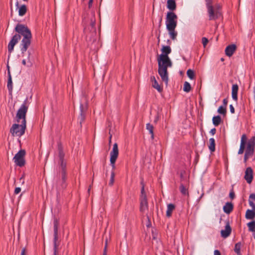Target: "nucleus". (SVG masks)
<instances>
[{"mask_svg":"<svg viewBox=\"0 0 255 255\" xmlns=\"http://www.w3.org/2000/svg\"><path fill=\"white\" fill-rule=\"evenodd\" d=\"M14 30L18 34L14 35L9 41L8 51L11 53L13 50L14 45L21 39V35H22L23 37L20 43V50L21 53L23 54L30 45L32 38L31 31L27 26L19 23L16 25Z\"/></svg>","mask_w":255,"mask_h":255,"instance_id":"1","label":"nucleus"},{"mask_svg":"<svg viewBox=\"0 0 255 255\" xmlns=\"http://www.w3.org/2000/svg\"><path fill=\"white\" fill-rule=\"evenodd\" d=\"M29 105V102L27 97L18 110L16 118L18 123H21L20 125L14 124L10 129V132L12 135L20 137L25 132L26 128V114Z\"/></svg>","mask_w":255,"mask_h":255,"instance_id":"2","label":"nucleus"},{"mask_svg":"<svg viewBox=\"0 0 255 255\" xmlns=\"http://www.w3.org/2000/svg\"><path fill=\"white\" fill-rule=\"evenodd\" d=\"M158 62V73L162 80L166 84L168 81V67H171L172 63L169 56H164L163 55H160L157 58Z\"/></svg>","mask_w":255,"mask_h":255,"instance_id":"3","label":"nucleus"},{"mask_svg":"<svg viewBox=\"0 0 255 255\" xmlns=\"http://www.w3.org/2000/svg\"><path fill=\"white\" fill-rule=\"evenodd\" d=\"M119 155V149L118 144L115 143L113 145V149L110 152V164L112 167L113 170L115 168V163ZM115 173L114 170L111 172L109 185L112 186L114 182Z\"/></svg>","mask_w":255,"mask_h":255,"instance_id":"4","label":"nucleus"},{"mask_svg":"<svg viewBox=\"0 0 255 255\" xmlns=\"http://www.w3.org/2000/svg\"><path fill=\"white\" fill-rule=\"evenodd\" d=\"M210 20L218 19L221 15V6L219 4H216L214 6L210 7L207 9Z\"/></svg>","mask_w":255,"mask_h":255,"instance_id":"5","label":"nucleus"},{"mask_svg":"<svg viewBox=\"0 0 255 255\" xmlns=\"http://www.w3.org/2000/svg\"><path fill=\"white\" fill-rule=\"evenodd\" d=\"M177 15L172 11H168L167 13L166 18V28H171L172 27H176L177 26Z\"/></svg>","mask_w":255,"mask_h":255,"instance_id":"6","label":"nucleus"},{"mask_svg":"<svg viewBox=\"0 0 255 255\" xmlns=\"http://www.w3.org/2000/svg\"><path fill=\"white\" fill-rule=\"evenodd\" d=\"M25 151L23 149L20 150L14 156L13 160L15 164L18 166H23L25 163L24 156Z\"/></svg>","mask_w":255,"mask_h":255,"instance_id":"7","label":"nucleus"},{"mask_svg":"<svg viewBox=\"0 0 255 255\" xmlns=\"http://www.w3.org/2000/svg\"><path fill=\"white\" fill-rule=\"evenodd\" d=\"M58 224L56 221L54 222V252L53 255H57V241L58 240Z\"/></svg>","mask_w":255,"mask_h":255,"instance_id":"8","label":"nucleus"},{"mask_svg":"<svg viewBox=\"0 0 255 255\" xmlns=\"http://www.w3.org/2000/svg\"><path fill=\"white\" fill-rule=\"evenodd\" d=\"M255 145V136L252 137L248 142L245 153L252 156L254 153Z\"/></svg>","mask_w":255,"mask_h":255,"instance_id":"9","label":"nucleus"},{"mask_svg":"<svg viewBox=\"0 0 255 255\" xmlns=\"http://www.w3.org/2000/svg\"><path fill=\"white\" fill-rule=\"evenodd\" d=\"M244 178L249 184H250L252 182L253 178V170L251 167H249L246 168Z\"/></svg>","mask_w":255,"mask_h":255,"instance_id":"10","label":"nucleus"},{"mask_svg":"<svg viewBox=\"0 0 255 255\" xmlns=\"http://www.w3.org/2000/svg\"><path fill=\"white\" fill-rule=\"evenodd\" d=\"M15 6L18 9V15L20 16H23L24 15L27 10L26 6L25 4H22L20 6L19 5L18 2L17 1L15 3Z\"/></svg>","mask_w":255,"mask_h":255,"instance_id":"11","label":"nucleus"},{"mask_svg":"<svg viewBox=\"0 0 255 255\" xmlns=\"http://www.w3.org/2000/svg\"><path fill=\"white\" fill-rule=\"evenodd\" d=\"M139 209L140 211L142 213H145L146 211L148 210V203L147 198H145L144 197L143 198L140 199Z\"/></svg>","mask_w":255,"mask_h":255,"instance_id":"12","label":"nucleus"},{"mask_svg":"<svg viewBox=\"0 0 255 255\" xmlns=\"http://www.w3.org/2000/svg\"><path fill=\"white\" fill-rule=\"evenodd\" d=\"M237 48L236 45L234 44L227 46L225 49V53L227 56L231 57L233 55Z\"/></svg>","mask_w":255,"mask_h":255,"instance_id":"13","label":"nucleus"},{"mask_svg":"<svg viewBox=\"0 0 255 255\" xmlns=\"http://www.w3.org/2000/svg\"><path fill=\"white\" fill-rule=\"evenodd\" d=\"M8 68V80L7 83V87L8 90V92L10 94H11L13 90V86H12V77L10 74V72L9 69V66H7Z\"/></svg>","mask_w":255,"mask_h":255,"instance_id":"14","label":"nucleus"},{"mask_svg":"<svg viewBox=\"0 0 255 255\" xmlns=\"http://www.w3.org/2000/svg\"><path fill=\"white\" fill-rule=\"evenodd\" d=\"M231 228L229 224H227L225 226V229L222 230L221 231V234L222 237L226 238L229 236L231 233Z\"/></svg>","mask_w":255,"mask_h":255,"instance_id":"15","label":"nucleus"},{"mask_svg":"<svg viewBox=\"0 0 255 255\" xmlns=\"http://www.w3.org/2000/svg\"><path fill=\"white\" fill-rule=\"evenodd\" d=\"M239 87L237 84H233L232 87V97L234 100H238V92Z\"/></svg>","mask_w":255,"mask_h":255,"instance_id":"16","label":"nucleus"},{"mask_svg":"<svg viewBox=\"0 0 255 255\" xmlns=\"http://www.w3.org/2000/svg\"><path fill=\"white\" fill-rule=\"evenodd\" d=\"M167 8L172 11L175 10L176 8V4L175 0H167Z\"/></svg>","mask_w":255,"mask_h":255,"instance_id":"17","label":"nucleus"},{"mask_svg":"<svg viewBox=\"0 0 255 255\" xmlns=\"http://www.w3.org/2000/svg\"><path fill=\"white\" fill-rule=\"evenodd\" d=\"M161 51L162 53L160 55L168 56V54L171 52V49L169 46L162 45Z\"/></svg>","mask_w":255,"mask_h":255,"instance_id":"18","label":"nucleus"},{"mask_svg":"<svg viewBox=\"0 0 255 255\" xmlns=\"http://www.w3.org/2000/svg\"><path fill=\"white\" fill-rule=\"evenodd\" d=\"M233 209V205L232 203L227 202L226 203L225 206L223 207V210L226 214L230 213Z\"/></svg>","mask_w":255,"mask_h":255,"instance_id":"19","label":"nucleus"},{"mask_svg":"<svg viewBox=\"0 0 255 255\" xmlns=\"http://www.w3.org/2000/svg\"><path fill=\"white\" fill-rule=\"evenodd\" d=\"M175 205L172 203L167 205L166 216L168 218L170 217L172 215V211L175 209Z\"/></svg>","mask_w":255,"mask_h":255,"instance_id":"20","label":"nucleus"},{"mask_svg":"<svg viewBox=\"0 0 255 255\" xmlns=\"http://www.w3.org/2000/svg\"><path fill=\"white\" fill-rule=\"evenodd\" d=\"M175 28L176 27H172L170 28H166L169 31V34L170 38L173 40H174L176 38L177 35V33L175 31Z\"/></svg>","mask_w":255,"mask_h":255,"instance_id":"21","label":"nucleus"},{"mask_svg":"<svg viewBox=\"0 0 255 255\" xmlns=\"http://www.w3.org/2000/svg\"><path fill=\"white\" fill-rule=\"evenodd\" d=\"M208 148L211 152L215 150V140L214 138H210L209 140Z\"/></svg>","mask_w":255,"mask_h":255,"instance_id":"22","label":"nucleus"},{"mask_svg":"<svg viewBox=\"0 0 255 255\" xmlns=\"http://www.w3.org/2000/svg\"><path fill=\"white\" fill-rule=\"evenodd\" d=\"M255 211L248 209L246 211V218L247 219H253L255 217Z\"/></svg>","mask_w":255,"mask_h":255,"instance_id":"23","label":"nucleus"},{"mask_svg":"<svg viewBox=\"0 0 255 255\" xmlns=\"http://www.w3.org/2000/svg\"><path fill=\"white\" fill-rule=\"evenodd\" d=\"M213 124L217 127L222 122V119L221 117L219 115L216 116H214L212 119Z\"/></svg>","mask_w":255,"mask_h":255,"instance_id":"24","label":"nucleus"},{"mask_svg":"<svg viewBox=\"0 0 255 255\" xmlns=\"http://www.w3.org/2000/svg\"><path fill=\"white\" fill-rule=\"evenodd\" d=\"M146 129L149 131V133L151 135V138L152 139L154 138V133H153V127L152 125L149 123H148L146 125Z\"/></svg>","mask_w":255,"mask_h":255,"instance_id":"25","label":"nucleus"},{"mask_svg":"<svg viewBox=\"0 0 255 255\" xmlns=\"http://www.w3.org/2000/svg\"><path fill=\"white\" fill-rule=\"evenodd\" d=\"M241 243L238 242L235 244L234 251L238 255H241Z\"/></svg>","mask_w":255,"mask_h":255,"instance_id":"26","label":"nucleus"},{"mask_svg":"<svg viewBox=\"0 0 255 255\" xmlns=\"http://www.w3.org/2000/svg\"><path fill=\"white\" fill-rule=\"evenodd\" d=\"M65 181H66V170L62 171V185L61 188H64L66 187L65 184ZM59 189H60V187H59Z\"/></svg>","mask_w":255,"mask_h":255,"instance_id":"27","label":"nucleus"},{"mask_svg":"<svg viewBox=\"0 0 255 255\" xmlns=\"http://www.w3.org/2000/svg\"><path fill=\"white\" fill-rule=\"evenodd\" d=\"M191 89L190 83L187 81L185 82L183 85V91L185 92L188 93Z\"/></svg>","mask_w":255,"mask_h":255,"instance_id":"28","label":"nucleus"},{"mask_svg":"<svg viewBox=\"0 0 255 255\" xmlns=\"http://www.w3.org/2000/svg\"><path fill=\"white\" fill-rule=\"evenodd\" d=\"M179 189L181 193L184 195H188V189L183 185V184H181L180 185Z\"/></svg>","mask_w":255,"mask_h":255,"instance_id":"29","label":"nucleus"},{"mask_svg":"<svg viewBox=\"0 0 255 255\" xmlns=\"http://www.w3.org/2000/svg\"><path fill=\"white\" fill-rule=\"evenodd\" d=\"M217 112L223 116H225L227 113V108L221 106L218 109Z\"/></svg>","mask_w":255,"mask_h":255,"instance_id":"30","label":"nucleus"},{"mask_svg":"<svg viewBox=\"0 0 255 255\" xmlns=\"http://www.w3.org/2000/svg\"><path fill=\"white\" fill-rule=\"evenodd\" d=\"M248 227H249V230L250 231L254 232L255 231V221H252L248 223Z\"/></svg>","mask_w":255,"mask_h":255,"instance_id":"31","label":"nucleus"},{"mask_svg":"<svg viewBox=\"0 0 255 255\" xmlns=\"http://www.w3.org/2000/svg\"><path fill=\"white\" fill-rule=\"evenodd\" d=\"M187 75L188 77L191 79L193 80L194 79V71L191 69H188L187 71Z\"/></svg>","mask_w":255,"mask_h":255,"instance_id":"32","label":"nucleus"},{"mask_svg":"<svg viewBox=\"0 0 255 255\" xmlns=\"http://www.w3.org/2000/svg\"><path fill=\"white\" fill-rule=\"evenodd\" d=\"M152 87L156 89L159 92L162 91V89L160 87L157 81H155L154 83H152Z\"/></svg>","mask_w":255,"mask_h":255,"instance_id":"33","label":"nucleus"},{"mask_svg":"<svg viewBox=\"0 0 255 255\" xmlns=\"http://www.w3.org/2000/svg\"><path fill=\"white\" fill-rule=\"evenodd\" d=\"M29 56H30V53H29L28 59L27 61L25 59H23L22 61V63L23 65L27 66V67H30L32 65V63L31 62V61L29 60Z\"/></svg>","mask_w":255,"mask_h":255,"instance_id":"34","label":"nucleus"},{"mask_svg":"<svg viewBox=\"0 0 255 255\" xmlns=\"http://www.w3.org/2000/svg\"><path fill=\"white\" fill-rule=\"evenodd\" d=\"M58 150H59L58 156L59 158V160H64V153L61 147H59Z\"/></svg>","mask_w":255,"mask_h":255,"instance_id":"35","label":"nucleus"},{"mask_svg":"<svg viewBox=\"0 0 255 255\" xmlns=\"http://www.w3.org/2000/svg\"><path fill=\"white\" fill-rule=\"evenodd\" d=\"M60 166H61L62 171L65 170L66 167V162H65L64 159L60 160Z\"/></svg>","mask_w":255,"mask_h":255,"instance_id":"36","label":"nucleus"},{"mask_svg":"<svg viewBox=\"0 0 255 255\" xmlns=\"http://www.w3.org/2000/svg\"><path fill=\"white\" fill-rule=\"evenodd\" d=\"M247 139L246 135L245 134H243L241 137V144H244L245 145Z\"/></svg>","mask_w":255,"mask_h":255,"instance_id":"37","label":"nucleus"},{"mask_svg":"<svg viewBox=\"0 0 255 255\" xmlns=\"http://www.w3.org/2000/svg\"><path fill=\"white\" fill-rule=\"evenodd\" d=\"M245 145L244 144H240V149L238 151L239 154H241L244 153Z\"/></svg>","mask_w":255,"mask_h":255,"instance_id":"38","label":"nucleus"},{"mask_svg":"<svg viewBox=\"0 0 255 255\" xmlns=\"http://www.w3.org/2000/svg\"><path fill=\"white\" fill-rule=\"evenodd\" d=\"M206 5L207 9L210 7H213L212 0H206Z\"/></svg>","mask_w":255,"mask_h":255,"instance_id":"39","label":"nucleus"},{"mask_svg":"<svg viewBox=\"0 0 255 255\" xmlns=\"http://www.w3.org/2000/svg\"><path fill=\"white\" fill-rule=\"evenodd\" d=\"M208 42V39L206 37H203L202 38V43L204 47H205Z\"/></svg>","mask_w":255,"mask_h":255,"instance_id":"40","label":"nucleus"},{"mask_svg":"<svg viewBox=\"0 0 255 255\" xmlns=\"http://www.w3.org/2000/svg\"><path fill=\"white\" fill-rule=\"evenodd\" d=\"M144 196L145 198H146V196L145 193L144 192V186H143L141 188V190L140 199L143 198Z\"/></svg>","mask_w":255,"mask_h":255,"instance_id":"41","label":"nucleus"},{"mask_svg":"<svg viewBox=\"0 0 255 255\" xmlns=\"http://www.w3.org/2000/svg\"><path fill=\"white\" fill-rule=\"evenodd\" d=\"M255 201V194L252 193L249 196V202Z\"/></svg>","mask_w":255,"mask_h":255,"instance_id":"42","label":"nucleus"},{"mask_svg":"<svg viewBox=\"0 0 255 255\" xmlns=\"http://www.w3.org/2000/svg\"><path fill=\"white\" fill-rule=\"evenodd\" d=\"M80 112H81L80 115L81 116V118H82V120H83L84 119V115L83 114V106L82 104L80 105Z\"/></svg>","mask_w":255,"mask_h":255,"instance_id":"43","label":"nucleus"},{"mask_svg":"<svg viewBox=\"0 0 255 255\" xmlns=\"http://www.w3.org/2000/svg\"><path fill=\"white\" fill-rule=\"evenodd\" d=\"M228 99L227 98H225L223 100V105H222V106L223 107H225L226 108H227V104H228Z\"/></svg>","mask_w":255,"mask_h":255,"instance_id":"44","label":"nucleus"},{"mask_svg":"<svg viewBox=\"0 0 255 255\" xmlns=\"http://www.w3.org/2000/svg\"><path fill=\"white\" fill-rule=\"evenodd\" d=\"M249 203L250 206L252 208V210L255 211V204L254 202L250 201Z\"/></svg>","mask_w":255,"mask_h":255,"instance_id":"45","label":"nucleus"},{"mask_svg":"<svg viewBox=\"0 0 255 255\" xmlns=\"http://www.w3.org/2000/svg\"><path fill=\"white\" fill-rule=\"evenodd\" d=\"M21 191V188L20 187H16L14 190V194H18Z\"/></svg>","mask_w":255,"mask_h":255,"instance_id":"46","label":"nucleus"},{"mask_svg":"<svg viewBox=\"0 0 255 255\" xmlns=\"http://www.w3.org/2000/svg\"><path fill=\"white\" fill-rule=\"evenodd\" d=\"M229 196L232 199L235 198V195L233 190L230 192Z\"/></svg>","mask_w":255,"mask_h":255,"instance_id":"47","label":"nucleus"},{"mask_svg":"<svg viewBox=\"0 0 255 255\" xmlns=\"http://www.w3.org/2000/svg\"><path fill=\"white\" fill-rule=\"evenodd\" d=\"M230 112L232 114L235 113V109L234 106L232 105H230Z\"/></svg>","mask_w":255,"mask_h":255,"instance_id":"48","label":"nucleus"},{"mask_svg":"<svg viewBox=\"0 0 255 255\" xmlns=\"http://www.w3.org/2000/svg\"><path fill=\"white\" fill-rule=\"evenodd\" d=\"M251 156V155L249 154H247L246 153L245 154L244 156V162H246L247 160L249 159V158Z\"/></svg>","mask_w":255,"mask_h":255,"instance_id":"49","label":"nucleus"},{"mask_svg":"<svg viewBox=\"0 0 255 255\" xmlns=\"http://www.w3.org/2000/svg\"><path fill=\"white\" fill-rule=\"evenodd\" d=\"M216 129L215 128H213L211 129V130L210 131V133L213 135L216 133Z\"/></svg>","mask_w":255,"mask_h":255,"instance_id":"50","label":"nucleus"},{"mask_svg":"<svg viewBox=\"0 0 255 255\" xmlns=\"http://www.w3.org/2000/svg\"><path fill=\"white\" fill-rule=\"evenodd\" d=\"M93 0H89L88 2V6L89 8H90L93 4Z\"/></svg>","mask_w":255,"mask_h":255,"instance_id":"51","label":"nucleus"},{"mask_svg":"<svg viewBox=\"0 0 255 255\" xmlns=\"http://www.w3.org/2000/svg\"><path fill=\"white\" fill-rule=\"evenodd\" d=\"M214 255H221V253L219 250H216L214 252Z\"/></svg>","mask_w":255,"mask_h":255,"instance_id":"52","label":"nucleus"},{"mask_svg":"<svg viewBox=\"0 0 255 255\" xmlns=\"http://www.w3.org/2000/svg\"><path fill=\"white\" fill-rule=\"evenodd\" d=\"M9 6L11 9V11H12V6H13V0H9Z\"/></svg>","mask_w":255,"mask_h":255,"instance_id":"53","label":"nucleus"},{"mask_svg":"<svg viewBox=\"0 0 255 255\" xmlns=\"http://www.w3.org/2000/svg\"><path fill=\"white\" fill-rule=\"evenodd\" d=\"M150 80L152 82V83H154L155 81H156L155 77L154 76H151L150 77Z\"/></svg>","mask_w":255,"mask_h":255,"instance_id":"54","label":"nucleus"},{"mask_svg":"<svg viewBox=\"0 0 255 255\" xmlns=\"http://www.w3.org/2000/svg\"><path fill=\"white\" fill-rule=\"evenodd\" d=\"M20 255H26V254H25V248H23L22 250Z\"/></svg>","mask_w":255,"mask_h":255,"instance_id":"55","label":"nucleus"},{"mask_svg":"<svg viewBox=\"0 0 255 255\" xmlns=\"http://www.w3.org/2000/svg\"><path fill=\"white\" fill-rule=\"evenodd\" d=\"M103 255H107L106 247H104V252Z\"/></svg>","mask_w":255,"mask_h":255,"instance_id":"56","label":"nucleus"},{"mask_svg":"<svg viewBox=\"0 0 255 255\" xmlns=\"http://www.w3.org/2000/svg\"><path fill=\"white\" fill-rule=\"evenodd\" d=\"M91 24L92 27H94L95 26V21H93L92 20V21H91Z\"/></svg>","mask_w":255,"mask_h":255,"instance_id":"57","label":"nucleus"},{"mask_svg":"<svg viewBox=\"0 0 255 255\" xmlns=\"http://www.w3.org/2000/svg\"><path fill=\"white\" fill-rule=\"evenodd\" d=\"M107 246H108V240H106V242H105V247H106V249L107 248Z\"/></svg>","mask_w":255,"mask_h":255,"instance_id":"58","label":"nucleus"},{"mask_svg":"<svg viewBox=\"0 0 255 255\" xmlns=\"http://www.w3.org/2000/svg\"><path fill=\"white\" fill-rule=\"evenodd\" d=\"M112 138V136L111 135L110 137V142H111V139Z\"/></svg>","mask_w":255,"mask_h":255,"instance_id":"59","label":"nucleus"},{"mask_svg":"<svg viewBox=\"0 0 255 255\" xmlns=\"http://www.w3.org/2000/svg\"><path fill=\"white\" fill-rule=\"evenodd\" d=\"M23 1H27V0H23Z\"/></svg>","mask_w":255,"mask_h":255,"instance_id":"60","label":"nucleus"},{"mask_svg":"<svg viewBox=\"0 0 255 255\" xmlns=\"http://www.w3.org/2000/svg\"><path fill=\"white\" fill-rule=\"evenodd\" d=\"M254 238L255 239V234L254 235Z\"/></svg>","mask_w":255,"mask_h":255,"instance_id":"61","label":"nucleus"}]
</instances>
